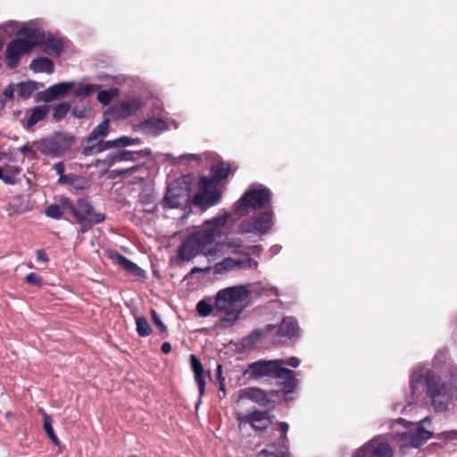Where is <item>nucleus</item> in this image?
<instances>
[{
    "mask_svg": "<svg viewBox=\"0 0 457 457\" xmlns=\"http://www.w3.org/2000/svg\"><path fill=\"white\" fill-rule=\"evenodd\" d=\"M70 110L69 103H61L54 107L53 117L55 120L63 119Z\"/></svg>",
    "mask_w": 457,
    "mask_h": 457,
    "instance_id": "nucleus-40",
    "label": "nucleus"
},
{
    "mask_svg": "<svg viewBox=\"0 0 457 457\" xmlns=\"http://www.w3.org/2000/svg\"><path fill=\"white\" fill-rule=\"evenodd\" d=\"M368 457H394V451L388 443L374 441Z\"/></svg>",
    "mask_w": 457,
    "mask_h": 457,
    "instance_id": "nucleus-27",
    "label": "nucleus"
},
{
    "mask_svg": "<svg viewBox=\"0 0 457 457\" xmlns=\"http://www.w3.org/2000/svg\"><path fill=\"white\" fill-rule=\"evenodd\" d=\"M73 138L62 133H56L49 138L39 142V151L47 156L60 157L71 146Z\"/></svg>",
    "mask_w": 457,
    "mask_h": 457,
    "instance_id": "nucleus-7",
    "label": "nucleus"
},
{
    "mask_svg": "<svg viewBox=\"0 0 457 457\" xmlns=\"http://www.w3.org/2000/svg\"><path fill=\"white\" fill-rule=\"evenodd\" d=\"M42 44L44 45V52L49 55H59L63 48L62 39L54 37L44 39Z\"/></svg>",
    "mask_w": 457,
    "mask_h": 457,
    "instance_id": "nucleus-28",
    "label": "nucleus"
},
{
    "mask_svg": "<svg viewBox=\"0 0 457 457\" xmlns=\"http://www.w3.org/2000/svg\"><path fill=\"white\" fill-rule=\"evenodd\" d=\"M100 88V86L95 85V84H86L79 88H77L74 91V95L77 97L80 98H86L91 95H93L95 92H96Z\"/></svg>",
    "mask_w": 457,
    "mask_h": 457,
    "instance_id": "nucleus-36",
    "label": "nucleus"
},
{
    "mask_svg": "<svg viewBox=\"0 0 457 457\" xmlns=\"http://www.w3.org/2000/svg\"><path fill=\"white\" fill-rule=\"evenodd\" d=\"M46 215L52 219H60L62 216L61 206L58 204H50L46 209Z\"/></svg>",
    "mask_w": 457,
    "mask_h": 457,
    "instance_id": "nucleus-42",
    "label": "nucleus"
},
{
    "mask_svg": "<svg viewBox=\"0 0 457 457\" xmlns=\"http://www.w3.org/2000/svg\"><path fill=\"white\" fill-rule=\"evenodd\" d=\"M239 246V239H230V248H235L231 252L232 255H230V270L249 268L256 270L259 265L258 262L252 259L249 253L238 250Z\"/></svg>",
    "mask_w": 457,
    "mask_h": 457,
    "instance_id": "nucleus-13",
    "label": "nucleus"
},
{
    "mask_svg": "<svg viewBox=\"0 0 457 457\" xmlns=\"http://www.w3.org/2000/svg\"><path fill=\"white\" fill-rule=\"evenodd\" d=\"M18 94L22 98H29L33 92L37 89V85L35 82L28 81V82H20L17 85Z\"/></svg>",
    "mask_w": 457,
    "mask_h": 457,
    "instance_id": "nucleus-34",
    "label": "nucleus"
},
{
    "mask_svg": "<svg viewBox=\"0 0 457 457\" xmlns=\"http://www.w3.org/2000/svg\"><path fill=\"white\" fill-rule=\"evenodd\" d=\"M29 51L25 46L21 40H12L5 49V63L10 68H15L20 62L21 55L29 53Z\"/></svg>",
    "mask_w": 457,
    "mask_h": 457,
    "instance_id": "nucleus-17",
    "label": "nucleus"
},
{
    "mask_svg": "<svg viewBox=\"0 0 457 457\" xmlns=\"http://www.w3.org/2000/svg\"><path fill=\"white\" fill-rule=\"evenodd\" d=\"M240 396L247 398L261 406L273 407L277 402L282 399V393L275 390L249 387L241 390Z\"/></svg>",
    "mask_w": 457,
    "mask_h": 457,
    "instance_id": "nucleus-11",
    "label": "nucleus"
},
{
    "mask_svg": "<svg viewBox=\"0 0 457 457\" xmlns=\"http://www.w3.org/2000/svg\"><path fill=\"white\" fill-rule=\"evenodd\" d=\"M48 437L50 438V440L55 445H60V441L58 439V437L56 436L55 433L53 434V435H50L48 436Z\"/></svg>",
    "mask_w": 457,
    "mask_h": 457,
    "instance_id": "nucleus-62",
    "label": "nucleus"
},
{
    "mask_svg": "<svg viewBox=\"0 0 457 457\" xmlns=\"http://www.w3.org/2000/svg\"><path fill=\"white\" fill-rule=\"evenodd\" d=\"M136 170H137V167L134 166V167L129 168L127 170H113L112 172H115L118 175H122V174H125L126 172L135 171Z\"/></svg>",
    "mask_w": 457,
    "mask_h": 457,
    "instance_id": "nucleus-61",
    "label": "nucleus"
},
{
    "mask_svg": "<svg viewBox=\"0 0 457 457\" xmlns=\"http://www.w3.org/2000/svg\"><path fill=\"white\" fill-rule=\"evenodd\" d=\"M274 225V212L268 208L263 212L248 219H244L237 228L238 234H254L264 236L269 233Z\"/></svg>",
    "mask_w": 457,
    "mask_h": 457,
    "instance_id": "nucleus-3",
    "label": "nucleus"
},
{
    "mask_svg": "<svg viewBox=\"0 0 457 457\" xmlns=\"http://www.w3.org/2000/svg\"><path fill=\"white\" fill-rule=\"evenodd\" d=\"M190 202V189L180 181H174L168 187L163 198L164 205L169 208H184Z\"/></svg>",
    "mask_w": 457,
    "mask_h": 457,
    "instance_id": "nucleus-10",
    "label": "nucleus"
},
{
    "mask_svg": "<svg viewBox=\"0 0 457 457\" xmlns=\"http://www.w3.org/2000/svg\"><path fill=\"white\" fill-rule=\"evenodd\" d=\"M141 107V100L137 97H134L121 101L115 106V111L121 117H129L135 114Z\"/></svg>",
    "mask_w": 457,
    "mask_h": 457,
    "instance_id": "nucleus-23",
    "label": "nucleus"
},
{
    "mask_svg": "<svg viewBox=\"0 0 457 457\" xmlns=\"http://www.w3.org/2000/svg\"><path fill=\"white\" fill-rule=\"evenodd\" d=\"M141 143V139L132 138L127 136H123L113 140L105 141V145H107L108 150L111 148H119L125 147L128 145H140Z\"/></svg>",
    "mask_w": 457,
    "mask_h": 457,
    "instance_id": "nucleus-32",
    "label": "nucleus"
},
{
    "mask_svg": "<svg viewBox=\"0 0 457 457\" xmlns=\"http://www.w3.org/2000/svg\"><path fill=\"white\" fill-rule=\"evenodd\" d=\"M216 375L220 382V391L222 392V397L226 396V386H225V378L221 377V366L218 365L216 370Z\"/></svg>",
    "mask_w": 457,
    "mask_h": 457,
    "instance_id": "nucleus-49",
    "label": "nucleus"
},
{
    "mask_svg": "<svg viewBox=\"0 0 457 457\" xmlns=\"http://www.w3.org/2000/svg\"><path fill=\"white\" fill-rule=\"evenodd\" d=\"M190 366L199 390V400L196 403V408H198L199 404L201 403V399L205 392L206 383L204 378V370L200 359L197 358L195 354L190 355Z\"/></svg>",
    "mask_w": 457,
    "mask_h": 457,
    "instance_id": "nucleus-20",
    "label": "nucleus"
},
{
    "mask_svg": "<svg viewBox=\"0 0 457 457\" xmlns=\"http://www.w3.org/2000/svg\"><path fill=\"white\" fill-rule=\"evenodd\" d=\"M228 231V213L215 217L204 223L202 229L186 237L178 249V257L183 262H189L199 254L208 253L204 249Z\"/></svg>",
    "mask_w": 457,
    "mask_h": 457,
    "instance_id": "nucleus-1",
    "label": "nucleus"
},
{
    "mask_svg": "<svg viewBox=\"0 0 457 457\" xmlns=\"http://www.w3.org/2000/svg\"><path fill=\"white\" fill-rule=\"evenodd\" d=\"M52 423H53V420H52L51 416H49L46 413H44L43 428H44V430L46 433L47 436L54 434Z\"/></svg>",
    "mask_w": 457,
    "mask_h": 457,
    "instance_id": "nucleus-48",
    "label": "nucleus"
},
{
    "mask_svg": "<svg viewBox=\"0 0 457 457\" xmlns=\"http://www.w3.org/2000/svg\"><path fill=\"white\" fill-rule=\"evenodd\" d=\"M137 332L141 337H147L152 333V328L145 317L136 318Z\"/></svg>",
    "mask_w": 457,
    "mask_h": 457,
    "instance_id": "nucleus-37",
    "label": "nucleus"
},
{
    "mask_svg": "<svg viewBox=\"0 0 457 457\" xmlns=\"http://www.w3.org/2000/svg\"><path fill=\"white\" fill-rule=\"evenodd\" d=\"M221 197L220 190L216 188L212 178L202 177L198 183V191L194 195L193 204L205 210L216 204Z\"/></svg>",
    "mask_w": 457,
    "mask_h": 457,
    "instance_id": "nucleus-5",
    "label": "nucleus"
},
{
    "mask_svg": "<svg viewBox=\"0 0 457 457\" xmlns=\"http://www.w3.org/2000/svg\"><path fill=\"white\" fill-rule=\"evenodd\" d=\"M196 311L202 317H207L212 315L214 317L213 303H210L205 300H201L196 304Z\"/></svg>",
    "mask_w": 457,
    "mask_h": 457,
    "instance_id": "nucleus-38",
    "label": "nucleus"
},
{
    "mask_svg": "<svg viewBox=\"0 0 457 457\" xmlns=\"http://www.w3.org/2000/svg\"><path fill=\"white\" fill-rule=\"evenodd\" d=\"M214 317L218 318L215 324L217 328L228 327V287L220 289L213 302Z\"/></svg>",
    "mask_w": 457,
    "mask_h": 457,
    "instance_id": "nucleus-12",
    "label": "nucleus"
},
{
    "mask_svg": "<svg viewBox=\"0 0 457 457\" xmlns=\"http://www.w3.org/2000/svg\"><path fill=\"white\" fill-rule=\"evenodd\" d=\"M228 266V258L223 260L222 262L217 263L215 265V271L221 272L223 270H227Z\"/></svg>",
    "mask_w": 457,
    "mask_h": 457,
    "instance_id": "nucleus-54",
    "label": "nucleus"
},
{
    "mask_svg": "<svg viewBox=\"0 0 457 457\" xmlns=\"http://www.w3.org/2000/svg\"><path fill=\"white\" fill-rule=\"evenodd\" d=\"M114 96L113 90H101L97 94V100L104 105H107L112 102Z\"/></svg>",
    "mask_w": 457,
    "mask_h": 457,
    "instance_id": "nucleus-41",
    "label": "nucleus"
},
{
    "mask_svg": "<svg viewBox=\"0 0 457 457\" xmlns=\"http://www.w3.org/2000/svg\"><path fill=\"white\" fill-rule=\"evenodd\" d=\"M79 217H77V223L79 225L80 232L86 233L91 228L103 222L105 220V215L101 212H95L90 202L87 198H80L78 200Z\"/></svg>",
    "mask_w": 457,
    "mask_h": 457,
    "instance_id": "nucleus-8",
    "label": "nucleus"
},
{
    "mask_svg": "<svg viewBox=\"0 0 457 457\" xmlns=\"http://www.w3.org/2000/svg\"><path fill=\"white\" fill-rule=\"evenodd\" d=\"M49 108L47 105H38L31 109L30 115L27 120L26 128L29 129L42 120L48 113Z\"/></svg>",
    "mask_w": 457,
    "mask_h": 457,
    "instance_id": "nucleus-29",
    "label": "nucleus"
},
{
    "mask_svg": "<svg viewBox=\"0 0 457 457\" xmlns=\"http://www.w3.org/2000/svg\"><path fill=\"white\" fill-rule=\"evenodd\" d=\"M150 153L151 151L149 149H144L138 152H132L129 150L112 152L108 154L104 159L96 160L95 165L98 166L99 164H104L110 167L117 162L136 161L138 155L147 156Z\"/></svg>",
    "mask_w": 457,
    "mask_h": 457,
    "instance_id": "nucleus-14",
    "label": "nucleus"
},
{
    "mask_svg": "<svg viewBox=\"0 0 457 457\" xmlns=\"http://www.w3.org/2000/svg\"><path fill=\"white\" fill-rule=\"evenodd\" d=\"M106 150H108V147H107V145H105V141L100 140V141L96 142V144L85 146L82 150V154L85 156H90L95 154H99V153H102Z\"/></svg>",
    "mask_w": 457,
    "mask_h": 457,
    "instance_id": "nucleus-35",
    "label": "nucleus"
},
{
    "mask_svg": "<svg viewBox=\"0 0 457 457\" xmlns=\"http://www.w3.org/2000/svg\"><path fill=\"white\" fill-rule=\"evenodd\" d=\"M279 360H259L247 365L244 376L251 380H260L265 378L279 377L277 370Z\"/></svg>",
    "mask_w": 457,
    "mask_h": 457,
    "instance_id": "nucleus-9",
    "label": "nucleus"
},
{
    "mask_svg": "<svg viewBox=\"0 0 457 457\" xmlns=\"http://www.w3.org/2000/svg\"><path fill=\"white\" fill-rule=\"evenodd\" d=\"M9 170L13 174H18L21 172V168H19L18 166H11Z\"/></svg>",
    "mask_w": 457,
    "mask_h": 457,
    "instance_id": "nucleus-64",
    "label": "nucleus"
},
{
    "mask_svg": "<svg viewBox=\"0 0 457 457\" xmlns=\"http://www.w3.org/2000/svg\"><path fill=\"white\" fill-rule=\"evenodd\" d=\"M425 382L426 393L431 399L435 410L439 412L445 411L447 410V384L443 382L441 378L432 371L427 373Z\"/></svg>",
    "mask_w": 457,
    "mask_h": 457,
    "instance_id": "nucleus-4",
    "label": "nucleus"
},
{
    "mask_svg": "<svg viewBox=\"0 0 457 457\" xmlns=\"http://www.w3.org/2000/svg\"><path fill=\"white\" fill-rule=\"evenodd\" d=\"M284 365H288L293 368H297L300 365V360L296 357H291L287 360H280Z\"/></svg>",
    "mask_w": 457,
    "mask_h": 457,
    "instance_id": "nucleus-52",
    "label": "nucleus"
},
{
    "mask_svg": "<svg viewBox=\"0 0 457 457\" xmlns=\"http://www.w3.org/2000/svg\"><path fill=\"white\" fill-rule=\"evenodd\" d=\"M74 86V81L61 82L53 85L41 93L42 100L45 102H50L54 98L65 95L71 90Z\"/></svg>",
    "mask_w": 457,
    "mask_h": 457,
    "instance_id": "nucleus-22",
    "label": "nucleus"
},
{
    "mask_svg": "<svg viewBox=\"0 0 457 457\" xmlns=\"http://www.w3.org/2000/svg\"><path fill=\"white\" fill-rule=\"evenodd\" d=\"M58 183L67 184L75 190H83L87 187V180L84 177L74 173H70L66 176L59 177Z\"/></svg>",
    "mask_w": 457,
    "mask_h": 457,
    "instance_id": "nucleus-25",
    "label": "nucleus"
},
{
    "mask_svg": "<svg viewBox=\"0 0 457 457\" xmlns=\"http://www.w3.org/2000/svg\"><path fill=\"white\" fill-rule=\"evenodd\" d=\"M54 169L56 171V173L59 175V177L66 176L67 174H64L65 171V165L62 162H58L54 165Z\"/></svg>",
    "mask_w": 457,
    "mask_h": 457,
    "instance_id": "nucleus-53",
    "label": "nucleus"
},
{
    "mask_svg": "<svg viewBox=\"0 0 457 457\" xmlns=\"http://www.w3.org/2000/svg\"><path fill=\"white\" fill-rule=\"evenodd\" d=\"M257 295L259 296H263V295H266V296H270V295H274V296H278L279 293H278V289L277 287H261L258 291H257Z\"/></svg>",
    "mask_w": 457,
    "mask_h": 457,
    "instance_id": "nucleus-45",
    "label": "nucleus"
},
{
    "mask_svg": "<svg viewBox=\"0 0 457 457\" xmlns=\"http://www.w3.org/2000/svg\"><path fill=\"white\" fill-rule=\"evenodd\" d=\"M25 282L38 287H40L43 284L42 278L35 272L29 273L25 277Z\"/></svg>",
    "mask_w": 457,
    "mask_h": 457,
    "instance_id": "nucleus-44",
    "label": "nucleus"
},
{
    "mask_svg": "<svg viewBox=\"0 0 457 457\" xmlns=\"http://www.w3.org/2000/svg\"><path fill=\"white\" fill-rule=\"evenodd\" d=\"M272 193L262 184H252L242 196L234 203L233 211L239 216H245L251 210L271 208Z\"/></svg>",
    "mask_w": 457,
    "mask_h": 457,
    "instance_id": "nucleus-2",
    "label": "nucleus"
},
{
    "mask_svg": "<svg viewBox=\"0 0 457 457\" xmlns=\"http://www.w3.org/2000/svg\"><path fill=\"white\" fill-rule=\"evenodd\" d=\"M209 270H210L209 267H207V268L194 267V268L191 269L188 276H191V275H193L195 273H197V272H207Z\"/></svg>",
    "mask_w": 457,
    "mask_h": 457,
    "instance_id": "nucleus-58",
    "label": "nucleus"
},
{
    "mask_svg": "<svg viewBox=\"0 0 457 457\" xmlns=\"http://www.w3.org/2000/svg\"><path fill=\"white\" fill-rule=\"evenodd\" d=\"M37 260L39 262H48V257L44 250H37L36 252Z\"/></svg>",
    "mask_w": 457,
    "mask_h": 457,
    "instance_id": "nucleus-56",
    "label": "nucleus"
},
{
    "mask_svg": "<svg viewBox=\"0 0 457 457\" xmlns=\"http://www.w3.org/2000/svg\"><path fill=\"white\" fill-rule=\"evenodd\" d=\"M374 445V441H370L364 446L360 448L353 455V457H368L370 455L371 447Z\"/></svg>",
    "mask_w": 457,
    "mask_h": 457,
    "instance_id": "nucleus-47",
    "label": "nucleus"
},
{
    "mask_svg": "<svg viewBox=\"0 0 457 457\" xmlns=\"http://www.w3.org/2000/svg\"><path fill=\"white\" fill-rule=\"evenodd\" d=\"M2 179H3V180H4V183H6V184H13V182H14V179H13L12 177H10V176H4H4L2 175Z\"/></svg>",
    "mask_w": 457,
    "mask_h": 457,
    "instance_id": "nucleus-63",
    "label": "nucleus"
},
{
    "mask_svg": "<svg viewBox=\"0 0 457 457\" xmlns=\"http://www.w3.org/2000/svg\"><path fill=\"white\" fill-rule=\"evenodd\" d=\"M248 287L249 285L230 287V326L252 304V294Z\"/></svg>",
    "mask_w": 457,
    "mask_h": 457,
    "instance_id": "nucleus-6",
    "label": "nucleus"
},
{
    "mask_svg": "<svg viewBox=\"0 0 457 457\" xmlns=\"http://www.w3.org/2000/svg\"><path fill=\"white\" fill-rule=\"evenodd\" d=\"M162 352L165 354H168L170 353L171 351V345L168 342H164L162 345Z\"/></svg>",
    "mask_w": 457,
    "mask_h": 457,
    "instance_id": "nucleus-59",
    "label": "nucleus"
},
{
    "mask_svg": "<svg viewBox=\"0 0 457 457\" xmlns=\"http://www.w3.org/2000/svg\"><path fill=\"white\" fill-rule=\"evenodd\" d=\"M289 426L287 422H279L278 423V430L281 434V445H285V442L287 440V433L288 431Z\"/></svg>",
    "mask_w": 457,
    "mask_h": 457,
    "instance_id": "nucleus-50",
    "label": "nucleus"
},
{
    "mask_svg": "<svg viewBox=\"0 0 457 457\" xmlns=\"http://www.w3.org/2000/svg\"><path fill=\"white\" fill-rule=\"evenodd\" d=\"M22 37L18 38L21 40L29 51L34 47L42 45L45 39L44 32L38 29H27L23 28L18 31Z\"/></svg>",
    "mask_w": 457,
    "mask_h": 457,
    "instance_id": "nucleus-21",
    "label": "nucleus"
},
{
    "mask_svg": "<svg viewBox=\"0 0 457 457\" xmlns=\"http://www.w3.org/2000/svg\"><path fill=\"white\" fill-rule=\"evenodd\" d=\"M13 94H14V87L12 85L6 87L5 89L4 90V95L8 98H12L13 96Z\"/></svg>",
    "mask_w": 457,
    "mask_h": 457,
    "instance_id": "nucleus-57",
    "label": "nucleus"
},
{
    "mask_svg": "<svg viewBox=\"0 0 457 457\" xmlns=\"http://www.w3.org/2000/svg\"><path fill=\"white\" fill-rule=\"evenodd\" d=\"M168 129L166 121L161 118L145 120L135 127V129L145 135L157 136Z\"/></svg>",
    "mask_w": 457,
    "mask_h": 457,
    "instance_id": "nucleus-19",
    "label": "nucleus"
},
{
    "mask_svg": "<svg viewBox=\"0 0 457 457\" xmlns=\"http://www.w3.org/2000/svg\"><path fill=\"white\" fill-rule=\"evenodd\" d=\"M109 132V120H104L100 124H98L87 136V142L93 141H100L105 136H107Z\"/></svg>",
    "mask_w": 457,
    "mask_h": 457,
    "instance_id": "nucleus-31",
    "label": "nucleus"
},
{
    "mask_svg": "<svg viewBox=\"0 0 457 457\" xmlns=\"http://www.w3.org/2000/svg\"><path fill=\"white\" fill-rule=\"evenodd\" d=\"M150 312H151L152 320H153V322L154 323V325L160 329L161 332H166L167 327L162 321V320L160 319L156 311L152 309Z\"/></svg>",
    "mask_w": 457,
    "mask_h": 457,
    "instance_id": "nucleus-46",
    "label": "nucleus"
},
{
    "mask_svg": "<svg viewBox=\"0 0 457 457\" xmlns=\"http://www.w3.org/2000/svg\"><path fill=\"white\" fill-rule=\"evenodd\" d=\"M7 160L8 162H16V157L12 152H0V162Z\"/></svg>",
    "mask_w": 457,
    "mask_h": 457,
    "instance_id": "nucleus-51",
    "label": "nucleus"
},
{
    "mask_svg": "<svg viewBox=\"0 0 457 457\" xmlns=\"http://www.w3.org/2000/svg\"><path fill=\"white\" fill-rule=\"evenodd\" d=\"M246 420L257 430H263L270 424L269 412L265 411H255L246 417Z\"/></svg>",
    "mask_w": 457,
    "mask_h": 457,
    "instance_id": "nucleus-24",
    "label": "nucleus"
},
{
    "mask_svg": "<svg viewBox=\"0 0 457 457\" xmlns=\"http://www.w3.org/2000/svg\"><path fill=\"white\" fill-rule=\"evenodd\" d=\"M18 150L21 154H30L33 156L36 154V152L34 151V149L30 145H24L19 147Z\"/></svg>",
    "mask_w": 457,
    "mask_h": 457,
    "instance_id": "nucleus-55",
    "label": "nucleus"
},
{
    "mask_svg": "<svg viewBox=\"0 0 457 457\" xmlns=\"http://www.w3.org/2000/svg\"><path fill=\"white\" fill-rule=\"evenodd\" d=\"M432 437V432L427 430L422 426H419L416 430L411 433L410 441L414 447H419Z\"/></svg>",
    "mask_w": 457,
    "mask_h": 457,
    "instance_id": "nucleus-30",
    "label": "nucleus"
},
{
    "mask_svg": "<svg viewBox=\"0 0 457 457\" xmlns=\"http://www.w3.org/2000/svg\"><path fill=\"white\" fill-rule=\"evenodd\" d=\"M277 370H279V377H272L273 379L278 381V385L282 387L278 390L282 393V399L293 393L298 386V379L296 378V373L287 368L283 367V362L279 360Z\"/></svg>",
    "mask_w": 457,
    "mask_h": 457,
    "instance_id": "nucleus-15",
    "label": "nucleus"
},
{
    "mask_svg": "<svg viewBox=\"0 0 457 457\" xmlns=\"http://www.w3.org/2000/svg\"><path fill=\"white\" fill-rule=\"evenodd\" d=\"M262 333L261 330L253 331L248 337L243 339L242 345L245 348L253 347L258 342H260L262 338Z\"/></svg>",
    "mask_w": 457,
    "mask_h": 457,
    "instance_id": "nucleus-39",
    "label": "nucleus"
},
{
    "mask_svg": "<svg viewBox=\"0 0 457 457\" xmlns=\"http://www.w3.org/2000/svg\"><path fill=\"white\" fill-rule=\"evenodd\" d=\"M256 457H287V446L280 445L279 450L277 451L275 445H270V449L262 450Z\"/></svg>",
    "mask_w": 457,
    "mask_h": 457,
    "instance_id": "nucleus-33",
    "label": "nucleus"
},
{
    "mask_svg": "<svg viewBox=\"0 0 457 457\" xmlns=\"http://www.w3.org/2000/svg\"><path fill=\"white\" fill-rule=\"evenodd\" d=\"M61 204L63 208L67 209L75 217V219L79 217L78 206H75L68 197H62Z\"/></svg>",
    "mask_w": 457,
    "mask_h": 457,
    "instance_id": "nucleus-43",
    "label": "nucleus"
},
{
    "mask_svg": "<svg viewBox=\"0 0 457 457\" xmlns=\"http://www.w3.org/2000/svg\"><path fill=\"white\" fill-rule=\"evenodd\" d=\"M267 332H273L279 337V341L282 339H290L297 337L299 334V328L296 320L293 317H286L282 320L278 326L268 325L266 327Z\"/></svg>",
    "mask_w": 457,
    "mask_h": 457,
    "instance_id": "nucleus-16",
    "label": "nucleus"
},
{
    "mask_svg": "<svg viewBox=\"0 0 457 457\" xmlns=\"http://www.w3.org/2000/svg\"><path fill=\"white\" fill-rule=\"evenodd\" d=\"M107 255L112 262L119 266H120L123 270L128 271L129 274L138 277L145 278V271L142 270L139 266H137L135 262L129 260L124 255L119 253L116 251H108Z\"/></svg>",
    "mask_w": 457,
    "mask_h": 457,
    "instance_id": "nucleus-18",
    "label": "nucleus"
},
{
    "mask_svg": "<svg viewBox=\"0 0 457 457\" xmlns=\"http://www.w3.org/2000/svg\"><path fill=\"white\" fill-rule=\"evenodd\" d=\"M250 249L252 250L253 254L260 255L262 251V246L261 245H253Z\"/></svg>",
    "mask_w": 457,
    "mask_h": 457,
    "instance_id": "nucleus-60",
    "label": "nucleus"
},
{
    "mask_svg": "<svg viewBox=\"0 0 457 457\" xmlns=\"http://www.w3.org/2000/svg\"><path fill=\"white\" fill-rule=\"evenodd\" d=\"M35 72H46L51 74L54 72V62L46 57L33 59L29 65Z\"/></svg>",
    "mask_w": 457,
    "mask_h": 457,
    "instance_id": "nucleus-26",
    "label": "nucleus"
}]
</instances>
